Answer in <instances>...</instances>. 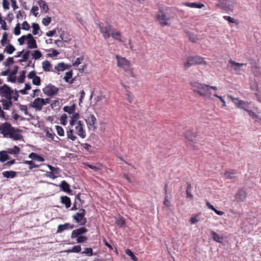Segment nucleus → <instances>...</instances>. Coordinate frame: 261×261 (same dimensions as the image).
Instances as JSON below:
<instances>
[{"mask_svg":"<svg viewBox=\"0 0 261 261\" xmlns=\"http://www.w3.org/2000/svg\"><path fill=\"white\" fill-rule=\"evenodd\" d=\"M28 39V35H23L20 38H18V41L19 42V45H22L24 43V41L25 40Z\"/></svg>","mask_w":261,"mask_h":261,"instance_id":"58","label":"nucleus"},{"mask_svg":"<svg viewBox=\"0 0 261 261\" xmlns=\"http://www.w3.org/2000/svg\"><path fill=\"white\" fill-rule=\"evenodd\" d=\"M14 62V61L12 57H9L4 63L6 67H9L10 65L12 64Z\"/></svg>","mask_w":261,"mask_h":261,"instance_id":"55","label":"nucleus"},{"mask_svg":"<svg viewBox=\"0 0 261 261\" xmlns=\"http://www.w3.org/2000/svg\"><path fill=\"white\" fill-rule=\"evenodd\" d=\"M77 243H83L86 242L88 240V238L84 236H80L76 237Z\"/></svg>","mask_w":261,"mask_h":261,"instance_id":"50","label":"nucleus"},{"mask_svg":"<svg viewBox=\"0 0 261 261\" xmlns=\"http://www.w3.org/2000/svg\"><path fill=\"white\" fill-rule=\"evenodd\" d=\"M68 227H70V229H72L74 227V225H70V224L69 223H66L64 224H60L58 225L57 233H61L64 230L67 229Z\"/></svg>","mask_w":261,"mask_h":261,"instance_id":"19","label":"nucleus"},{"mask_svg":"<svg viewBox=\"0 0 261 261\" xmlns=\"http://www.w3.org/2000/svg\"><path fill=\"white\" fill-rule=\"evenodd\" d=\"M190 85L195 93L205 98H210L211 97L212 93L208 91L207 85L197 82H192L190 83Z\"/></svg>","mask_w":261,"mask_h":261,"instance_id":"1","label":"nucleus"},{"mask_svg":"<svg viewBox=\"0 0 261 261\" xmlns=\"http://www.w3.org/2000/svg\"><path fill=\"white\" fill-rule=\"evenodd\" d=\"M14 34L17 36L19 35L20 34V24L19 23L16 24V25L14 28Z\"/></svg>","mask_w":261,"mask_h":261,"instance_id":"60","label":"nucleus"},{"mask_svg":"<svg viewBox=\"0 0 261 261\" xmlns=\"http://www.w3.org/2000/svg\"><path fill=\"white\" fill-rule=\"evenodd\" d=\"M32 83L35 85L39 86L41 84L40 77L38 76H35V77L33 79Z\"/></svg>","mask_w":261,"mask_h":261,"instance_id":"57","label":"nucleus"},{"mask_svg":"<svg viewBox=\"0 0 261 261\" xmlns=\"http://www.w3.org/2000/svg\"><path fill=\"white\" fill-rule=\"evenodd\" d=\"M19 132H0L3 134L4 137L9 138L14 141L20 140L23 138V136L19 133Z\"/></svg>","mask_w":261,"mask_h":261,"instance_id":"6","label":"nucleus"},{"mask_svg":"<svg viewBox=\"0 0 261 261\" xmlns=\"http://www.w3.org/2000/svg\"><path fill=\"white\" fill-rule=\"evenodd\" d=\"M206 64V62L202 57L199 56H189L187 59V62L184 64V67L185 69H187L193 65Z\"/></svg>","mask_w":261,"mask_h":261,"instance_id":"2","label":"nucleus"},{"mask_svg":"<svg viewBox=\"0 0 261 261\" xmlns=\"http://www.w3.org/2000/svg\"><path fill=\"white\" fill-rule=\"evenodd\" d=\"M24 163L29 165V169L32 170L34 168H38L39 167L38 165L35 164L32 161H25Z\"/></svg>","mask_w":261,"mask_h":261,"instance_id":"43","label":"nucleus"},{"mask_svg":"<svg viewBox=\"0 0 261 261\" xmlns=\"http://www.w3.org/2000/svg\"><path fill=\"white\" fill-rule=\"evenodd\" d=\"M2 4L4 9L8 10L9 9V2L8 0H3Z\"/></svg>","mask_w":261,"mask_h":261,"instance_id":"63","label":"nucleus"},{"mask_svg":"<svg viewBox=\"0 0 261 261\" xmlns=\"http://www.w3.org/2000/svg\"><path fill=\"white\" fill-rule=\"evenodd\" d=\"M29 158L31 159L32 160L37 161L39 162H43L44 159L43 157L40 156L39 155L34 153L32 152L29 155Z\"/></svg>","mask_w":261,"mask_h":261,"instance_id":"24","label":"nucleus"},{"mask_svg":"<svg viewBox=\"0 0 261 261\" xmlns=\"http://www.w3.org/2000/svg\"><path fill=\"white\" fill-rule=\"evenodd\" d=\"M28 47L30 49L37 48L36 41L31 34H28Z\"/></svg>","mask_w":261,"mask_h":261,"instance_id":"15","label":"nucleus"},{"mask_svg":"<svg viewBox=\"0 0 261 261\" xmlns=\"http://www.w3.org/2000/svg\"><path fill=\"white\" fill-rule=\"evenodd\" d=\"M0 130H21L19 129H15L12 126L8 123L6 122L0 126Z\"/></svg>","mask_w":261,"mask_h":261,"instance_id":"26","label":"nucleus"},{"mask_svg":"<svg viewBox=\"0 0 261 261\" xmlns=\"http://www.w3.org/2000/svg\"><path fill=\"white\" fill-rule=\"evenodd\" d=\"M87 231L88 229L84 226L74 229L72 231L71 238L72 239H74L76 237L82 236Z\"/></svg>","mask_w":261,"mask_h":261,"instance_id":"12","label":"nucleus"},{"mask_svg":"<svg viewBox=\"0 0 261 261\" xmlns=\"http://www.w3.org/2000/svg\"><path fill=\"white\" fill-rule=\"evenodd\" d=\"M19 151L20 148L17 146H14L13 148H10L6 150V152L8 153L15 155L18 154L19 153Z\"/></svg>","mask_w":261,"mask_h":261,"instance_id":"34","label":"nucleus"},{"mask_svg":"<svg viewBox=\"0 0 261 261\" xmlns=\"http://www.w3.org/2000/svg\"><path fill=\"white\" fill-rule=\"evenodd\" d=\"M44 99L42 98L38 97L34 100V101L30 105L31 107L35 109L36 110L41 111L42 109L44 103Z\"/></svg>","mask_w":261,"mask_h":261,"instance_id":"10","label":"nucleus"},{"mask_svg":"<svg viewBox=\"0 0 261 261\" xmlns=\"http://www.w3.org/2000/svg\"><path fill=\"white\" fill-rule=\"evenodd\" d=\"M229 97L232 100V102L237 108L240 107V105L244 103L243 100H240L238 98H234L231 95L229 96Z\"/></svg>","mask_w":261,"mask_h":261,"instance_id":"40","label":"nucleus"},{"mask_svg":"<svg viewBox=\"0 0 261 261\" xmlns=\"http://www.w3.org/2000/svg\"><path fill=\"white\" fill-rule=\"evenodd\" d=\"M59 186L60 189L65 192L70 194L72 192L70 188L69 185L65 180L62 181Z\"/></svg>","mask_w":261,"mask_h":261,"instance_id":"18","label":"nucleus"},{"mask_svg":"<svg viewBox=\"0 0 261 261\" xmlns=\"http://www.w3.org/2000/svg\"><path fill=\"white\" fill-rule=\"evenodd\" d=\"M14 93V90L6 84H4L0 87V95L4 97L7 99H12V94Z\"/></svg>","mask_w":261,"mask_h":261,"instance_id":"5","label":"nucleus"},{"mask_svg":"<svg viewBox=\"0 0 261 261\" xmlns=\"http://www.w3.org/2000/svg\"><path fill=\"white\" fill-rule=\"evenodd\" d=\"M211 234H212V237L213 239V240L218 242V243H221L222 242V240H223V236H221L218 233H217L215 231H211Z\"/></svg>","mask_w":261,"mask_h":261,"instance_id":"25","label":"nucleus"},{"mask_svg":"<svg viewBox=\"0 0 261 261\" xmlns=\"http://www.w3.org/2000/svg\"><path fill=\"white\" fill-rule=\"evenodd\" d=\"M8 35V34L7 32H5L3 35L2 39L1 41V44L3 46H5L7 43Z\"/></svg>","mask_w":261,"mask_h":261,"instance_id":"51","label":"nucleus"},{"mask_svg":"<svg viewBox=\"0 0 261 261\" xmlns=\"http://www.w3.org/2000/svg\"><path fill=\"white\" fill-rule=\"evenodd\" d=\"M47 167L49 169V170L51 171L50 172H54L55 174L59 173L60 171V169L58 167H54L49 164L47 165Z\"/></svg>","mask_w":261,"mask_h":261,"instance_id":"56","label":"nucleus"},{"mask_svg":"<svg viewBox=\"0 0 261 261\" xmlns=\"http://www.w3.org/2000/svg\"><path fill=\"white\" fill-rule=\"evenodd\" d=\"M98 26L101 33L103 34L104 38L108 39L110 36L111 33L113 30L112 27L108 23H99Z\"/></svg>","mask_w":261,"mask_h":261,"instance_id":"4","label":"nucleus"},{"mask_svg":"<svg viewBox=\"0 0 261 261\" xmlns=\"http://www.w3.org/2000/svg\"><path fill=\"white\" fill-rule=\"evenodd\" d=\"M18 66H15L14 67V69L12 70L11 72L9 73V76L7 78V81L12 83H15L16 77V74L18 71Z\"/></svg>","mask_w":261,"mask_h":261,"instance_id":"16","label":"nucleus"},{"mask_svg":"<svg viewBox=\"0 0 261 261\" xmlns=\"http://www.w3.org/2000/svg\"><path fill=\"white\" fill-rule=\"evenodd\" d=\"M184 5L191 7V8H202L204 7V5L201 3H189L186 2L184 3Z\"/></svg>","mask_w":261,"mask_h":261,"instance_id":"23","label":"nucleus"},{"mask_svg":"<svg viewBox=\"0 0 261 261\" xmlns=\"http://www.w3.org/2000/svg\"><path fill=\"white\" fill-rule=\"evenodd\" d=\"M71 117L69 123L70 125H73L76 124L78 119H79L80 115L79 113H73Z\"/></svg>","mask_w":261,"mask_h":261,"instance_id":"33","label":"nucleus"},{"mask_svg":"<svg viewBox=\"0 0 261 261\" xmlns=\"http://www.w3.org/2000/svg\"><path fill=\"white\" fill-rule=\"evenodd\" d=\"M72 74L73 73L72 70L67 72L65 74V76L63 77V80L67 83L72 84L73 83V79L69 81V80L71 79L72 77Z\"/></svg>","mask_w":261,"mask_h":261,"instance_id":"28","label":"nucleus"},{"mask_svg":"<svg viewBox=\"0 0 261 261\" xmlns=\"http://www.w3.org/2000/svg\"><path fill=\"white\" fill-rule=\"evenodd\" d=\"M51 17L47 16L42 19V22L45 26H48L51 21Z\"/></svg>","mask_w":261,"mask_h":261,"instance_id":"59","label":"nucleus"},{"mask_svg":"<svg viewBox=\"0 0 261 261\" xmlns=\"http://www.w3.org/2000/svg\"><path fill=\"white\" fill-rule=\"evenodd\" d=\"M30 54V51H29V50H28V51H25V53H24V54L22 55V59H19V62L20 63H21L22 62L27 61L29 58Z\"/></svg>","mask_w":261,"mask_h":261,"instance_id":"47","label":"nucleus"},{"mask_svg":"<svg viewBox=\"0 0 261 261\" xmlns=\"http://www.w3.org/2000/svg\"><path fill=\"white\" fill-rule=\"evenodd\" d=\"M25 73L26 72L24 70L21 71L20 76L18 77V82L19 83H23L24 82L25 78Z\"/></svg>","mask_w":261,"mask_h":261,"instance_id":"45","label":"nucleus"},{"mask_svg":"<svg viewBox=\"0 0 261 261\" xmlns=\"http://www.w3.org/2000/svg\"><path fill=\"white\" fill-rule=\"evenodd\" d=\"M86 213V210L81 208L79 212H76L72 216V218L77 223L81 225H85L87 223V219L85 218Z\"/></svg>","mask_w":261,"mask_h":261,"instance_id":"3","label":"nucleus"},{"mask_svg":"<svg viewBox=\"0 0 261 261\" xmlns=\"http://www.w3.org/2000/svg\"><path fill=\"white\" fill-rule=\"evenodd\" d=\"M248 113L249 115L252 118V119H256V121L261 124V118H258V116L252 111L247 109L246 111Z\"/></svg>","mask_w":261,"mask_h":261,"instance_id":"35","label":"nucleus"},{"mask_svg":"<svg viewBox=\"0 0 261 261\" xmlns=\"http://www.w3.org/2000/svg\"><path fill=\"white\" fill-rule=\"evenodd\" d=\"M61 202L64 204L66 208H68L71 206V200L69 197L67 196H62L60 197Z\"/></svg>","mask_w":261,"mask_h":261,"instance_id":"20","label":"nucleus"},{"mask_svg":"<svg viewBox=\"0 0 261 261\" xmlns=\"http://www.w3.org/2000/svg\"><path fill=\"white\" fill-rule=\"evenodd\" d=\"M2 174L4 177H6L7 178H14L16 176V172L14 171H4L2 173Z\"/></svg>","mask_w":261,"mask_h":261,"instance_id":"27","label":"nucleus"},{"mask_svg":"<svg viewBox=\"0 0 261 261\" xmlns=\"http://www.w3.org/2000/svg\"><path fill=\"white\" fill-rule=\"evenodd\" d=\"M75 109V105L73 104L71 106H65L63 108V110L64 112L68 113L69 114H72L74 113Z\"/></svg>","mask_w":261,"mask_h":261,"instance_id":"30","label":"nucleus"},{"mask_svg":"<svg viewBox=\"0 0 261 261\" xmlns=\"http://www.w3.org/2000/svg\"><path fill=\"white\" fill-rule=\"evenodd\" d=\"M15 50V48L11 44H9L5 48V51L9 55L12 54Z\"/></svg>","mask_w":261,"mask_h":261,"instance_id":"41","label":"nucleus"},{"mask_svg":"<svg viewBox=\"0 0 261 261\" xmlns=\"http://www.w3.org/2000/svg\"><path fill=\"white\" fill-rule=\"evenodd\" d=\"M11 100L12 99H3L1 100L4 110H8L10 109V107L12 106L13 104Z\"/></svg>","mask_w":261,"mask_h":261,"instance_id":"21","label":"nucleus"},{"mask_svg":"<svg viewBox=\"0 0 261 261\" xmlns=\"http://www.w3.org/2000/svg\"><path fill=\"white\" fill-rule=\"evenodd\" d=\"M247 193L243 189L240 190L236 194V199L239 201H243L246 198Z\"/></svg>","mask_w":261,"mask_h":261,"instance_id":"17","label":"nucleus"},{"mask_svg":"<svg viewBox=\"0 0 261 261\" xmlns=\"http://www.w3.org/2000/svg\"><path fill=\"white\" fill-rule=\"evenodd\" d=\"M184 135L185 137L189 140V145L191 146L194 149H197V146L193 144L196 137V133H193V132L188 131L186 132Z\"/></svg>","mask_w":261,"mask_h":261,"instance_id":"11","label":"nucleus"},{"mask_svg":"<svg viewBox=\"0 0 261 261\" xmlns=\"http://www.w3.org/2000/svg\"><path fill=\"white\" fill-rule=\"evenodd\" d=\"M67 116L66 114H63L62 115L60 119L61 124L63 125H65L67 123Z\"/></svg>","mask_w":261,"mask_h":261,"instance_id":"53","label":"nucleus"},{"mask_svg":"<svg viewBox=\"0 0 261 261\" xmlns=\"http://www.w3.org/2000/svg\"><path fill=\"white\" fill-rule=\"evenodd\" d=\"M229 63L231 64V65L232 66H234V69L236 70H238L240 67H242L245 65H246L245 64H243V63H237V62H236L235 61H233L231 60H230L229 61Z\"/></svg>","mask_w":261,"mask_h":261,"instance_id":"39","label":"nucleus"},{"mask_svg":"<svg viewBox=\"0 0 261 261\" xmlns=\"http://www.w3.org/2000/svg\"><path fill=\"white\" fill-rule=\"evenodd\" d=\"M237 172L234 170L227 171L225 172V176L226 178L232 179L236 177Z\"/></svg>","mask_w":261,"mask_h":261,"instance_id":"29","label":"nucleus"},{"mask_svg":"<svg viewBox=\"0 0 261 261\" xmlns=\"http://www.w3.org/2000/svg\"><path fill=\"white\" fill-rule=\"evenodd\" d=\"M33 28L32 34L34 35H38L39 34V31L40 30V27L37 23H33L32 24Z\"/></svg>","mask_w":261,"mask_h":261,"instance_id":"38","label":"nucleus"},{"mask_svg":"<svg viewBox=\"0 0 261 261\" xmlns=\"http://www.w3.org/2000/svg\"><path fill=\"white\" fill-rule=\"evenodd\" d=\"M73 132H67V137L69 139H71L72 141H74L76 137V136L73 134Z\"/></svg>","mask_w":261,"mask_h":261,"instance_id":"62","label":"nucleus"},{"mask_svg":"<svg viewBox=\"0 0 261 261\" xmlns=\"http://www.w3.org/2000/svg\"><path fill=\"white\" fill-rule=\"evenodd\" d=\"M81 251V247L80 245H75L72 247L71 249L68 250V252L79 253Z\"/></svg>","mask_w":261,"mask_h":261,"instance_id":"46","label":"nucleus"},{"mask_svg":"<svg viewBox=\"0 0 261 261\" xmlns=\"http://www.w3.org/2000/svg\"><path fill=\"white\" fill-rule=\"evenodd\" d=\"M55 68L58 71H62L67 69V67H65V64L63 62L58 64Z\"/></svg>","mask_w":261,"mask_h":261,"instance_id":"42","label":"nucleus"},{"mask_svg":"<svg viewBox=\"0 0 261 261\" xmlns=\"http://www.w3.org/2000/svg\"><path fill=\"white\" fill-rule=\"evenodd\" d=\"M82 254H85L88 256H91L92 255H96V253L94 254L93 252V249L91 248H86L83 252H81Z\"/></svg>","mask_w":261,"mask_h":261,"instance_id":"37","label":"nucleus"},{"mask_svg":"<svg viewBox=\"0 0 261 261\" xmlns=\"http://www.w3.org/2000/svg\"><path fill=\"white\" fill-rule=\"evenodd\" d=\"M83 148L87 151L92 152L94 150V147L88 143L83 144Z\"/></svg>","mask_w":261,"mask_h":261,"instance_id":"49","label":"nucleus"},{"mask_svg":"<svg viewBox=\"0 0 261 261\" xmlns=\"http://www.w3.org/2000/svg\"><path fill=\"white\" fill-rule=\"evenodd\" d=\"M86 121L90 130H94L96 128L95 123L96 119L93 115H90L86 119Z\"/></svg>","mask_w":261,"mask_h":261,"instance_id":"13","label":"nucleus"},{"mask_svg":"<svg viewBox=\"0 0 261 261\" xmlns=\"http://www.w3.org/2000/svg\"><path fill=\"white\" fill-rule=\"evenodd\" d=\"M116 59L117 61V65L119 67H128V65L130 64L129 61L124 57H121L118 55H116Z\"/></svg>","mask_w":261,"mask_h":261,"instance_id":"14","label":"nucleus"},{"mask_svg":"<svg viewBox=\"0 0 261 261\" xmlns=\"http://www.w3.org/2000/svg\"><path fill=\"white\" fill-rule=\"evenodd\" d=\"M42 91L46 95L52 97L57 94L59 88L49 84L43 88Z\"/></svg>","mask_w":261,"mask_h":261,"instance_id":"7","label":"nucleus"},{"mask_svg":"<svg viewBox=\"0 0 261 261\" xmlns=\"http://www.w3.org/2000/svg\"><path fill=\"white\" fill-rule=\"evenodd\" d=\"M156 19L158 21L160 22V24L162 27L168 25V21L169 20V18L164 14L162 11H159L157 15Z\"/></svg>","mask_w":261,"mask_h":261,"instance_id":"8","label":"nucleus"},{"mask_svg":"<svg viewBox=\"0 0 261 261\" xmlns=\"http://www.w3.org/2000/svg\"><path fill=\"white\" fill-rule=\"evenodd\" d=\"M219 3L216 5L217 7H220L221 9L226 11H230L232 10V5L229 4L228 0H219Z\"/></svg>","mask_w":261,"mask_h":261,"instance_id":"9","label":"nucleus"},{"mask_svg":"<svg viewBox=\"0 0 261 261\" xmlns=\"http://www.w3.org/2000/svg\"><path fill=\"white\" fill-rule=\"evenodd\" d=\"M22 29L25 31H28L30 29V26L27 21H24L22 24Z\"/></svg>","mask_w":261,"mask_h":261,"instance_id":"61","label":"nucleus"},{"mask_svg":"<svg viewBox=\"0 0 261 261\" xmlns=\"http://www.w3.org/2000/svg\"><path fill=\"white\" fill-rule=\"evenodd\" d=\"M125 71L127 72L129 75H130L132 76H133V72L132 69L130 68V64L128 65V67H122Z\"/></svg>","mask_w":261,"mask_h":261,"instance_id":"64","label":"nucleus"},{"mask_svg":"<svg viewBox=\"0 0 261 261\" xmlns=\"http://www.w3.org/2000/svg\"><path fill=\"white\" fill-rule=\"evenodd\" d=\"M33 58L35 60H37L40 59L42 56V54L40 51L38 50H36L34 51V53L32 54Z\"/></svg>","mask_w":261,"mask_h":261,"instance_id":"52","label":"nucleus"},{"mask_svg":"<svg viewBox=\"0 0 261 261\" xmlns=\"http://www.w3.org/2000/svg\"><path fill=\"white\" fill-rule=\"evenodd\" d=\"M126 253L127 255L130 257L131 259L133 261H137L138 258L134 255V254L131 250L127 249L126 250Z\"/></svg>","mask_w":261,"mask_h":261,"instance_id":"48","label":"nucleus"},{"mask_svg":"<svg viewBox=\"0 0 261 261\" xmlns=\"http://www.w3.org/2000/svg\"><path fill=\"white\" fill-rule=\"evenodd\" d=\"M38 4L40 7V8L44 11L45 12H47L49 10V8L48 5H47L46 3L43 1L40 0L38 1Z\"/></svg>","mask_w":261,"mask_h":261,"instance_id":"32","label":"nucleus"},{"mask_svg":"<svg viewBox=\"0 0 261 261\" xmlns=\"http://www.w3.org/2000/svg\"><path fill=\"white\" fill-rule=\"evenodd\" d=\"M188 36L189 37V40L192 42H196L197 40V37L193 34L191 32L188 33Z\"/></svg>","mask_w":261,"mask_h":261,"instance_id":"54","label":"nucleus"},{"mask_svg":"<svg viewBox=\"0 0 261 261\" xmlns=\"http://www.w3.org/2000/svg\"><path fill=\"white\" fill-rule=\"evenodd\" d=\"M7 153L6 150L0 151V162H4L10 159V156Z\"/></svg>","mask_w":261,"mask_h":261,"instance_id":"31","label":"nucleus"},{"mask_svg":"<svg viewBox=\"0 0 261 261\" xmlns=\"http://www.w3.org/2000/svg\"><path fill=\"white\" fill-rule=\"evenodd\" d=\"M42 64V68L44 71L48 72L50 71V68L51 65L48 61L46 60L43 62Z\"/></svg>","mask_w":261,"mask_h":261,"instance_id":"36","label":"nucleus"},{"mask_svg":"<svg viewBox=\"0 0 261 261\" xmlns=\"http://www.w3.org/2000/svg\"><path fill=\"white\" fill-rule=\"evenodd\" d=\"M44 133H45V137L48 139L49 141L54 140L57 142L58 141L55 139V138L57 139H59L57 136H56L55 134L54 133V132H51V133L50 132H44Z\"/></svg>","mask_w":261,"mask_h":261,"instance_id":"22","label":"nucleus"},{"mask_svg":"<svg viewBox=\"0 0 261 261\" xmlns=\"http://www.w3.org/2000/svg\"><path fill=\"white\" fill-rule=\"evenodd\" d=\"M110 36L112 37L114 39L121 41V40L120 39L121 34L120 32H114L113 30L111 33Z\"/></svg>","mask_w":261,"mask_h":261,"instance_id":"44","label":"nucleus"}]
</instances>
